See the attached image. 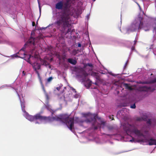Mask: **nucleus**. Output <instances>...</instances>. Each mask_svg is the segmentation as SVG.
Here are the masks:
<instances>
[{
    "mask_svg": "<svg viewBox=\"0 0 156 156\" xmlns=\"http://www.w3.org/2000/svg\"><path fill=\"white\" fill-rule=\"evenodd\" d=\"M54 24L62 33L66 34L69 33L72 34V33L74 31V29H72V26L70 23V16L65 11L61 13Z\"/></svg>",
    "mask_w": 156,
    "mask_h": 156,
    "instance_id": "obj_1",
    "label": "nucleus"
},
{
    "mask_svg": "<svg viewBox=\"0 0 156 156\" xmlns=\"http://www.w3.org/2000/svg\"><path fill=\"white\" fill-rule=\"evenodd\" d=\"M55 120L61 121L65 123L69 128L72 131L74 126V118L69 117V115L66 114H62L59 115V117H54Z\"/></svg>",
    "mask_w": 156,
    "mask_h": 156,
    "instance_id": "obj_2",
    "label": "nucleus"
},
{
    "mask_svg": "<svg viewBox=\"0 0 156 156\" xmlns=\"http://www.w3.org/2000/svg\"><path fill=\"white\" fill-rule=\"evenodd\" d=\"M123 129L126 133H134L138 136L144 137V135L141 130H138L134 124H125L123 125Z\"/></svg>",
    "mask_w": 156,
    "mask_h": 156,
    "instance_id": "obj_3",
    "label": "nucleus"
},
{
    "mask_svg": "<svg viewBox=\"0 0 156 156\" xmlns=\"http://www.w3.org/2000/svg\"><path fill=\"white\" fill-rule=\"evenodd\" d=\"M31 55H30L28 58L27 60V61L30 64L32 63V66L33 68L37 74L38 77H39V53L38 51H36L34 53V56H32L33 60V62H31L30 61V58Z\"/></svg>",
    "mask_w": 156,
    "mask_h": 156,
    "instance_id": "obj_4",
    "label": "nucleus"
},
{
    "mask_svg": "<svg viewBox=\"0 0 156 156\" xmlns=\"http://www.w3.org/2000/svg\"><path fill=\"white\" fill-rule=\"evenodd\" d=\"M21 105L22 110L24 113L23 116L30 121L34 122L35 124L38 123L37 120L39 119V114H37L34 116L29 115L25 109V105L24 103L21 101Z\"/></svg>",
    "mask_w": 156,
    "mask_h": 156,
    "instance_id": "obj_5",
    "label": "nucleus"
},
{
    "mask_svg": "<svg viewBox=\"0 0 156 156\" xmlns=\"http://www.w3.org/2000/svg\"><path fill=\"white\" fill-rule=\"evenodd\" d=\"M68 5L67 2L65 3L63 5V2L62 1H60L55 4V8L56 9L59 10H61L63 9L66 10L67 9Z\"/></svg>",
    "mask_w": 156,
    "mask_h": 156,
    "instance_id": "obj_6",
    "label": "nucleus"
},
{
    "mask_svg": "<svg viewBox=\"0 0 156 156\" xmlns=\"http://www.w3.org/2000/svg\"><path fill=\"white\" fill-rule=\"evenodd\" d=\"M138 90L141 91H153L155 90L154 89H151L150 87L146 86L139 87H138Z\"/></svg>",
    "mask_w": 156,
    "mask_h": 156,
    "instance_id": "obj_7",
    "label": "nucleus"
},
{
    "mask_svg": "<svg viewBox=\"0 0 156 156\" xmlns=\"http://www.w3.org/2000/svg\"><path fill=\"white\" fill-rule=\"evenodd\" d=\"M77 71L82 76L85 77H87L88 75V74L87 73L83 68L81 67L78 68L77 69Z\"/></svg>",
    "mask_w": 156,
    "mask_h": 156,
    "instance_id": "obj_8",
    "label": "nucleus"
},
{
    "mask_svg": "<svg viewBox=\"0 0 156 156\" xmlns=\"http://www.w3.org/2000/svg\"><path fill=\"white\" fill-rule=\"evenodd\" d=\"M96 116L95 115L94 117H91L90 119H87L86 120V121L89 122H94V123H93L92 125L93 126H95L94 122H96Z\"/></svg>",
    "mask_w": 156,
    "mask_h": 156,
    "instance_id": "obj_9",
    "label": "nucleus"
},
{
    "mask_svg": "<svg viewBox=\"0 0 156 156\" xmlns=\"http://www.w3.org/2000/svg\"><path fill=\"white\" fill-rule=\"evenodd\" d=\"M67 61L69 63L74 65H76L77 63V62L76 60L72 58H68L67 59Z\"/></svg>",
    "mask_w": 156,
    "mask_h": 156,
    "instance_id": "obj_10",
    "label": "nucleus"
},
{
    "mask_svg": "<svg viewBox=\"0 0 156 156\" xmlns=\"http://www.w3.org/2000/svg\"><path fill=\"white\" fill-rule=\"evenodd\" d=\"M149 145H156V140L151 138L148 141Z\"/></svg>",
    "mask_w": 156,
    "mask_h": 156,
    "instance_id": "obj_11",
    "label": "nucleus"
},
{
    "mask_svg": "<svg viewBox=\"0 0 156 156\" xmlns=\"http://www.w3.org/2000/svg\"><path fill=\"white\" fill-rule=\"evenodd\" d=\"M40 81L41 82V86L42 88L43 89V90H44V92L45 93V97H46L47 99L48 100L49 99V96H48V94L47 93H46L44 85H43L42 82L41 81V80L40 79Z\"/></svg>",
    "mask_w": 156,
    "mask_h": 156,
    "instance_id": "obj_12",
    "label": "nucleus"
},
{
    "mask_svg": "<svg viewBox=\"0 0 156 156\" xmlns=\"http://www.w3.org/2000/svg\"><path fill=\"white\" fill-rule=\"evenodd\" d=\"M122 86L126 89H128L129 90H132L133 89L132 87L129 86V84L128 83H124L122 84Z\"/></svg>",
    "mask_w": 156,
    "mask_h": 156,
    "instance_id": "obj_13",
    "label": "nucleus"
},
{
    "mask_svg": "<svg viewBox=\"0 0 156 156\" xmlns=\"http://www.w3.org/2000/svg\"><path fill=\"white\" fill-rule=\"evenodd\" d=\"M40 118V120L41 121H44L45 122H47L49 120V118L44 117V116H41L40 115L39 116Z\"/></svg>",
    "mask_w": 156,
    "mask_h": 156,
    "instance_id": "obj_14",
    "label": "nucleus"
},
{
    "mask_svg": "<svg viewBox=\"0 0 156 156\" xmlns=\"http://www.w3.org/2000/svg\"><path fill=\"white\" fill-rule=\"evenodd\" d=\"M143 25V22L141 21H140L139 25V23H138V24H137V27L133 30H135L137 28H138V29H140L142 28Z\"/></svg>",
    "mask_w": 156,
    "mask_h": 156,
    "instance_id": "obj_15",
    "label": "nucleus"
},
{
    "mask_svg": "<svg viewBox=\"0 0 156 156\" xmlns=\"http://www.w3.org/2000/svg\"><path fill=\"white\" fill-rule=\"evenodd\" d=\"M24 51V48H23L19 52V53L18 54L20 55V56L22 57H24V58H25V57H24V56L23 57V56H24V55H26L25 53L24 52H23V53H20L22 51ZM23 59H24L25 60H26V59H25L24 58H23Z\"/></svg>",
    "mask_w": 156,
    "mask_h": 156,
    "instance_id": "obj_16",
    "label": "nucleus"
},
{
    "mask_svg": "<svg viewBox=\"0 0 156 156\" xmlns=\"http://www.w3.org/2000/svg\"><path fill=\"white\" fill-rule=\"evenodd\" d=\"M147 120V118H143V117H138L136 118V120L137 121H141L143 120L146 121Z\"/></svg>",
    "mask_w": 156,
    "mask_h": 156,
    "instance_id": "obj_17",
    "label": "nucleus"
},
{
    "mask_svg": "<svg viewBox=\"0 0 156 156\" xmlns=\"http://www.w3.org/2000/svg\"><path fill=\"white\" fill-rule=\"evenodd\" d=\"M19 53V52H18L16 54H15L13 55H12V57H15L16 58V57L20 58H24V57H21L20 56H19L17 55V54H18Z\"/></svg>",
    "mask_w": 156,
    "mask_h": 156,
    "instance_id": "obj_18",
    "label": "nucleus"
},
{
    "mask_svg": "<svg viewBox=\"0 0 156 156\" xmlns=\"http://www.w3.org/2000/svg\"><path fill=\"white\" fill-rule=\"evenodd\" d=\"M27 42L30 44H34V39L33 38H31L30 39L27 41Z\"/></svg>",
    "mask_w": 156,
    "mask_h": 156,
    "instance_id": "obj_19",
    "label": "nucleus"
},
{
    "mask_svg": "<svg viewBox=\"0 0 156 156\" xmlns=\"http://www.w3.org/2000/svg\"><path fill=\"white\" fill-rule=\"evenodd\" d=\"M88 82V86L90 87L92 85V81L88 79L87 80L86 82Z\"/></svg>",
    "mask_w": 156,
    "mask_h": 156,
    "instance_id": "obj_20",
    "label": "nucleus"
},
{
    "mask_svg": "<svg viewBox=\"0 0 156 156\" xmlns=\"http://www.w3.org/2000/svg\"><path fill=\"white\" fill-rule=\"evenodd\" d=\"M148 83L147 84H150V83H153L156 82V78L154 79L153 80H152L148 82Z\"/></svg>",
    "mask_w": 156,
    "mask_h": 156,
    "instance_id": "obj_21",
    "label": "nucleus"
},
{
    "mask_svg": "<svg viewBox=\"0 0 156 156\" xmlns=\"http://www.w3.org/2000/svg\"><path fill=\"white\" fill-rule=\"evenodd\" d=\"M53 77L52 76L49 77L47 79V82H48V83L52 81V80H53Z\"/></svg>",
    "mask_w": 156,
    "mask_h": 156,
    "instance_id": "obj_22",
    "label": "nucleus"
},
{
    "mask_svg": "<svg viewBox=\"0 0 156 156\" xmlns=\"http://www.w3.org/2000/svg\"><path fill=\"white\" fill-rule=\"evenodd\" d=\"M78 51V50H77L76 49L73 50L72 51L73 55H76L77 54Z\"/></svg>",
    "mask_w": 156,
    "mask_h": 156,
    "instance_id": "obj_23",
    "label": "nucleus"
},
{
    "mask_svg": "<svg viewBox=\"0 0 156 156\" xmlns=\"http://www.w3.org/2000/svg\"><path fill=\"white\" fill-rule=\"evenodd\" d=\"M136 107L135 104L134 103L133 105H130V108H135Z\"/></svg>",
    "mask_w": 156,
    "mask_h": 156,
    "instance_id": "obj_24",
    "label": "nucleus"
},
{
    "mask_svg": "<svg viewBox=\"0 0 156 156\" xmlns=\"http://www.w3.org/2000/svg\"><path fill=\"white\" fill-rule=\"evenodd\" d=\"M148 83V81H144V82H142L140 81L139 82H138V83L140 84H147Z\"/></svg>",
    "mask_w": 156,
    "mask_h": 156,
    "instance_id": "obj_25",
    "label": "nucleus"
},
{
    "mask_svg": "<svg viewBox=\"0 0 156 156\" xmlns=\"http://www.w3.org/2000/svg\"><path fill=\"white\" fill-rule=\"evenodd\" d=\"M147 124H148L149 125H151V124L152 121L150 119H148L147 122Z\"/></svg>",
    "mask_w": 156,
    "mask_h": 156,
    "instance_id": "obj_26",
    "label": "nucleus"
},
{
    "mask_svg": "<svg viewBox=\"0 0 156 156\" xmlns=\"http://www.w3.org/2000/svg\"><path fill=\"white\" fill-rule=\"evenodd\" d=\"M128 61H127L126 62V63H125V65H124V69H126V66H127V64H128Z\"/></svg>",
    "mask_w": 156,
    "mask_h": 156,
    "instance_id": "obj_27",
    "label": "nucleus"
},
{
    "mask_svg": "<svg viewBox=\"0 0 156 156\" xmlns=\"http://www.w3.org/2000/svg\"><path fill=\"white\" fill-rule=\"evenodd\" d=\"M87 65L91 67H93V65L91 63H88L87 64Z\"/></svg>",
    "mask_w": 156,
    "mask_h": 156,
    "instance_id": "obj_28",
    "label": "nucleus"
},
{
    "mask_svg": "<svg viewBox=\"0 0 156 156\" xmlns=\"http://www.w3.org/2000/svg\"><path fill=\"white\" fill-rule=\"evenodd\" d=\"M72 89V90L74 92H75V93H76V90L73 87H71V88Z\"/></svg>",
    "mask_w": 156,
    "mask_h": 156,
    "instance_id": "obj_29",
    "label": "nucleus"
},
{
    "mask_svg": "<svg viewBox=\"0 0 156 156\" xmlns=\"http://www.w3.org/2000/svg\"><path fill=\"white\" fill-rule=\"evenodd\" d=\"M61 87H60V86H59V87H57L56 88V89H57V90H60V89H61Z\"/></svg>",
    "mask_w": 156,
    "mask_h": 156,
    "instance_id": "obj_30",
    "label": "nucleus"
},
{
    "mask_svg": "<svg viewBox=\"0 0 156 156\" xmlns=\"http://www.w3.org/2000/svg\"><path fill=\"white\" fill-rule=\"evenodd\" d=\"M154 31L156 33V24L155 26L154 27Z\"/></svg>",
    "mask_w": 156,
    "mask_h": 156,
    "instance_id": "obj_31",
    "label": "nucleus"
},
{
    "mask_svg": "<svg viewBox=\"0 0 156 156\" xmlns=\"http://www.w3.org/2000/svg\"><path fill=\"white\" fill-rule=\"evenodd\" d=\"M81 44L80 43H78V47H81Z\"/></svg>",
    "mask_w": 156,
    "mask_h": 156,
    "instance_id": "obj_32",
    "label": "nucleus"
},
{
    "mask_svg": "<svg viewBox=\"0 0 156 156\" xmlns=\"http://www.w3.org/2000/svg\"><path fill=\"white\" fill-rule=\"evenodd\" d=\"M94 130L97 129L98 128V127L97 126H94Z\"/></svg>",
    "mask_w": 156,
    "mask_h": 156,
    "instance_id": "obj_33",
    "label": "nucleus"
},
{
    "mask_svg": "<svg viewBox=\"0 0 156 156\" xmlns=\"http://www.w3.org/2000/svg\"><path fill=\"white\" fill-rule=\"evenodd\" d=\"M32 25L33 26H34L35 25V23L34 22H33L32 23Z\"/></svg>",
    "mask_w": 156,
    "mask_h": 156,
    "instance_id": "obj_34",
    "label": "nucleus"
},
{
    "mask_svg": "<svg viewBox=\"0 0 156 156\" xmlns=\"http://www.w3.org/2000/svg\"><path fill=\"white\" fill-rule=\"evenodd\" d=\"M26 74V73H25V72L24 71H23V76H25Z\"/></svg>",
    "mask_w": 156,
    "mask_h": 156,
    "instance_id": "obj_35",
    "label": "nucleus"
},
{
    "mask_svg": "<svg viewBox=\"0 0 156 156\" xmlns=\"http://www.w3.org/2000/svg\"><path fill=\"white\" fill-rule=\"evenodd\" d=\"M52 48V47L51 46H50L49 47V49L51 51V49Z\"/></svg>",
    "mask_w": 156,
    "mask_h": 156,
    "instance_id": "obj_36",
    "label": "nucleus"
},
{
    "mask_svg": "<svg viewBox=\"0 0 156 156\" xmlns=\"http://www.w3.org/2000/svg\"><path fill=\"white\" fill-rule=\"evenodd\" d=\"M136 40H135L134 41V45H135L136 44Z\"/></svg>",
    "mask_w": 156,
    "mask_h": 156,
    "instance_id": "obj_37",
    "label": "nucleus"
},
{
    "mask_svg": "<svg viewBox=\"0 0 156 156\" xmlns=\"http://www.w3.org/2000/svg\"><path fill=\"white\" fill-rule=\"evenodd\" d=\"M134 141V138H133L132 140H130V141L131 142H133V141Z\"/></svg>",
    "mask_w": 156,
    "mask_h": 156,
    "instance_id": "obj_38",
    "label": "nucleus"
},
{
    "mask_svg": "<svg viewBox=\"0 0 156 156\" xmlns=\"http://www.w3.org/2000/svg\"><path fill=\"white\" fill-rule=\"evenodd\" d=\"M39 11H40V16H41V9L40 8Z\"/></svg>",
    "mask_w": 156,
    "mask_h": 156,
    "instance_id": "obj_39",
    "label": "nucleus"
},
{
    "mask_svg": "<svg viewBox=\"0 0 156 156\" xmlns=\"http://www.w3.org/2000/svg\"><path fill=\"white\" fill-rule=\"evenodd\" d=\"M94 84H95L96 85H98V83L97 82H95V83H94Z\"/></svg>",
    "mask_w": 156,
    "mask_h": 156,
    "instance_id": "obj_40",
    "label": "nucleus"
},
{
    "mask_svg": "<svg viewBox=\"0 0 156 156\" xmlns=\"http://www.w3.org/2000/svg\"><path fill=\"white\" fill-rule=\"evenodd\" d=\"M134 47H133H133H132V50H133V49H134Z\"/></svg>",
    "mask_w": 156,
    "mask_h": 156,
    "instance_id": "obj_41",
    "label": "nucleus"
},
{
    "mask_svg": "<svg viewBox=\"0 0 156 156\" xmlns=\"http://www.w3.org/2000/svg\"><path fill=\"white\" fill-rule=\"evenodd\" d=\"M109 118L110 119H112V116H109Z\"/></svg>",
    "mask_w": 156,
    "mask_h": 156,
    "instance_id": "obj_42",
    "label": "nucleus"
},
{
    "mask_svg": "<svg viewBox=\"0 0 156 156\" xmlns=\"http://www.w3.org/2000/svg\"><path fill=\"white\" fill-rule=\"evenodd\" d=\"M87 116H90V114H87Z\"/></svg>",
    "mask_w": 156,
    "mask_h": 156,
    "instance_id": "obj_43",
    "label": "nucleus"
},
{
    "mask_svg": "<svg viewBox=\"0 0 156 156\" xmlns=\"http://www.w3.org/2000/svg\"><path fill=\"white\" fill-rule=\"evenodd\" d=\"M38 24V20L37 21V23H36V26Z\"/></svg>",
    "mask_w": 156,
    "mask_h": 156,
    "instance_id": "obj_44",
    "label": "nucleus"
},
{
    "mask_svg": "<svg viewBox=\"0 0 156 156\" xmlns=\"http://www.w3.org/2000/svg\"><path fill=\"white\" fill-rule=\"evenodd\" d=\"M37 2H38V5H39V0H37Z\"/></svg>",
    "mask_w": 156,
    "mask_h": 156,
    "instance_id": "obj_45",
    "label": "nucleus"
},
{
    "mask_svg": "<svg viewBox=\"0 0 156 156\" xmlns=\"http://www.w3.org/2000/svg\"><path fill=\"white\" fill-rule=\"evenodd\" d=\"M39 59H40V61H41V59L40 58Z\"/></svg>",
    "mask_w": 156,
    "mask_h": 156,
    "instance_id": "obj_46",
    "label": "nucleus"
},
{
    "mask_svg": "<svg viewBox=\"0 0 156 156\" xmlns=\"http://www.w3.org/2000/svg\"><path fill=\"white\" fill-rule=\"evenodd\" d=\"M114 120V119L113 118V117H112V120Z\"/></svg>",
    "mask_w": 156,
    "mask_h": 156,
    "instance_id": "obj_47",
    "label": "nucleus"
},
{
    "mask_svg": "<svg viewBox=\"0 0 156 156\" xmlns=\"http://www.w3.org/2000/svg\"><path fill=\"white\" fill-rule=\"evenodd\" d=\"M80 122H83V121H82V120H80Z\"/></svg>",
    "mask_w": 156,
    "mask_h": 156,
    "instance_id": "obj_48",
    "label": "nucleus"
},
{
    "mask_svg": "<svg viewBox=\"0 0 156 156\" xmlns=\"http://www.w3.org/2000/svg\"><path fill=\"white\" fill-rule=\"evenodd\" d=\"M96 0H93L94 1H95Z\"/></svg>",
    "mask_w": 156,
    "mask_h": 156,
    "instance_id": "obj_49",
    "label": "nucleus"
},
{
    "mask_svg": "<svg viewBox=\"0 0 156 156\" xmlns=\"http://www.w3.org/2000/svg\"><path fill=\"white\" fill-rule=\"evenodd\" d=\"M39 19V17L38 18V20Z\"/></svg>",
    "mask_w": 156,
    "mask_h": 156,
    "instance_id": "obj_50",
    "label": "nucleus"
}]
</instances>
